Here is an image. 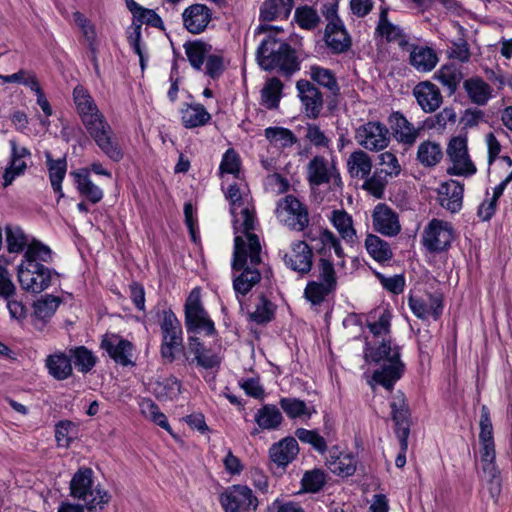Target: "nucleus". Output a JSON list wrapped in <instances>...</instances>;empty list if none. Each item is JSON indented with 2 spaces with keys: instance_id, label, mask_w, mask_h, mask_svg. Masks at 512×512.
<instances>
[{
  "instance_id": "obj_1",
  "label": "nucleus",
  "mask_w": 512,
  "mask_h": 512,
  "mask_svg": "<svg viewBox=\"0 0 512 512\" xmlns=\"http://www.w3.org/2000/svg\"><path fill=\"white\" fill-rule=\"evenodd\" d=\"M73 101L83 126L98 148L111 160L120 161L123 158L122 147L90 92L77 85L73 90Z\"/></svg>"
},
{
  "instance_id": "obj_2",
  "label": "nucleus",
  "mask_w": 512,
  "mask_h": 512,
  "mask_svg": "<svg viewBox=\"0 0 512 512\" xmlns=\"http://www.w3.org/2000/svg\"><path fill=\"white\" fill-rule=\"evenodd\" d=\"M262 246L257 235L234 238L232 268L241 273L233 280L236 295H246L261 279Z\"/></svg>"
},
{
  "instance_id": "obj_3",
  "label": "nucleus",
  "mask_w": 512,
  "mask_h": 512,
  "mask_svg": "<svg viewBox=\"0 0 512 512\" xmlns=\"http://www.w3.org/2000/svg\"><path fill=\"white\" fill-rule=\"evenodd\" d=\"M51 260V250L40 242L33 241L25 250L23 259L17 268V277L21 288L31 293H41L49 288L53 272L41 262Z\"/></svg>"
},
{
  "instance_id": "obj_4",
  "label": "nucleus",
  "mask_w": 512,
  "mask_h": 512,
  "mask_svg": "<svg viewBox=\"0 0 512 512\" xmlns=\"http://www.w3.org/2000/svg\"><path fill=\"white\" fill-rule=\"evenodd\" d=\"M257 30L259 33L269 32L256 51L257 63L263 70H278L286 75L299 70V62L292 47L271 34L273 30L281 31L279 27L261 25Z\"/></svg>"
},
{
  "instance_id": "obj_5",
  "label": "nucleus",
  "mask_w": 512,
  "mask_h": 512,
  "mask_svg": "<svg viewBox=\"0 0 512 512\" xmlns=\"http://www.w3.org/2000/svg\"><path fill=\"white\" fill-rule=\"evenodd\" d=\"M225 196L230 201L235 236L256 235L253 232L257 225L255 207L250 200L244 180L240 178V180L228 184Z\"/></svg>"
},
{
  "instance_id": "obj_6",
  "label": "nucleus",
  "mask_w": 512,
  "mask_h": 512,
  "mask_svg": "<svg viewBox=\"0 0 512 512\" xmlns=\"http://www.w3.org/2000/svg\"><path fill=\"white\" fill-rule=\"evenodd\" d=\"M400 354H364V361L368 366L364 375L372 389L375 384L391 390L394 384L401 378L404 364Z\"/></svg>"
},
{
  "instance_id": "obj_7",
  "label": "nucleus",
  "mask_w": 512,
  "mask_h": 512,
  "mask_svg": "<svg viewBox=\"0 0 512 512\" xmlns=\"http://www.w3.org/2000/svg\"><path fill=\"white\" fill-rule=\"evenodd\" d=\"M70 493L84 503L87 509H102L110 501V495L99 486L93 485V471L90 468L79 469L70 481Z\"/></svg>"
},
{
  "instance_id": "obj_8",
  "label": "nucleus",
  "mask_w": 512,
  "mask_h": 512,
  "mask_svg": "<svg viewBox=\"0 0 512 512\" xmlns=\"http://www.w3.org/2000/svg\"><path fill=\"white\" fill-rule=\"evenodd\" d=\"M391 313L387 309H377L369 315L368 327L371 336L367 345L371 352H397L399 347L394 343L391 334Z\"/></svg>"
},
{
  "instance_id": "obj_9",
  "label": "nucleus",
  "mask_w": 512,
  "mask_h": 512,
  "mask_svg": "<svg viewBox=\"0 0 512 512\" xmlns=\"http://www.w3.org/2000/svg\"><path fill=\"white\" fill-rule=\"evenodd\" d=\"M275 215L281 224L294 231H303L309 225L307 207L293 195H287L277 202Z\"/></svg>"
},
{
  "instance_id": "obj_10",
  "label": "nucleus",
  "mask_w": 512,
  "mask_h": 512,
  "mask_svg": "<svg viewBox=\"0 0 512 512\" xmlns=\"http://www.w3.org/2000/svg\"><path fill=\"white\" fill-rule=\"evenodd\" d=\"M185 324L189 332L204 333L206 336L215 334V326L204 310L199 289H193L185 303Z\"/></svg>"
},
{
  "instance_id": "obj_11",
  "label": "nucleus",
  "mask_w": 512,
  "mask_h": 512,
  "mask_svg": "<svg viewBox=\"0 0 512 512\" xmlns=\"http://www.w3.org/2000/svg\"><path fill=\"white\" fill-rule=\"evenodd\" d=\"M480 462L482 473H495L498 467L495 464L496 452L493 437V426L490 417L489 408L486 405L481 407L480 411Z\"/></svg>"
},
{
  "instance_id": "obj_12",
  "label": "nucleus",
  "mask_w": 512,
  "mask_h": 512,
  "mask_svg": "<svg viewBox=\"0 0 512 512\" xmlns=\"http://www.w3.org/2000/svg\"><path fill=\"white\" fill-rule=\"evenodd\" d=\"M454 236V229L451 223L434 218L425 226L422 232L421 243L427 251L441 253L451 246Z\"/></svg>"
},
{
  "instance_id": "obj_13",
  "label": "nucleus",
  "mask_w": 512,
  "mask_h": 512,
  "mask_svg": "<svg viewBox=\"0 0 512 512\" xmlns=\"http://www.w3.org/2000/svg\"><path fill=\"white\" fill-rule=\"evenodd\" d=\"M447 156L451 162V166L447 169L449 175L469 177L476 173V166L468 153L466 136H456L449 141Z\"/></svg>"
},
{
  "instance_id": "obj_14",
  "label": "nucleus",
  "mask_w": 512,
  "mask_h": 512,
  "mask_svg": "<svg viewBox=\"0 0 512 512\" xmlns=\"http://www.w3.org/2000/svg\"><path fill=\"white\" fill-rule=\"evenodd\" d=\"M219 501L225 512H255L258 507L253 491L240 484L227 487L220 494Z\"/></svg>"
},
{
  "instance_id": "obj_15",
  "label": "nucleus",
  "mask_w": 512,
  "mask_h": 512,
  "mask_svg": "<svg viewBox=\"0 0 512 512\" xmlns=\"http://www.w3.org/2000/svg\"><path fill=\"white\" fill-rule=\"evenodd\" d=\"M354 137L359 146L372 152L382 151L390 143L388 128L377 121H370L360 125L356 129Z\"/></svg>"
},
{
  "instance_id": "obj_16",
  "label": "nucleus",
  "mask_w": 512,
  "mask_h": 512,
  "mask_svg": "<svg viewBox=\"0 0 512 512\" xmlns=\"http://www.w3.org/2000/svg\"><path fill=\"white\" fill-rule=\"evenodd\" d=\"M408 304L412 313L422 320H437L442 315L443 297L439 292L413 293Z\"/></svg>"
},
{
  "instance_id": "obj_17",
  "label": "nucleus",
  "mask_w": 512,
  "mask_h": 512,
  "mask_svg": "<svg viewBox=\"0 0 512 512\" xmlns=\"http://www.w3.org/2000/svg\"><path fill=\"white\" fill-rule=\"evenodd\" d=\"M388 14V7L381 6L374 31L375 39L385 43L396 44L399 48L405 50L409 46L408 37L401 26L389 19Z\"/></svg>"
},
{
  "instance_id": "obj_18",
  "label": "nucleus",
  "mask_w": 512,
  "mask_h": 512,
  "mask_svg": "<svg viewBox=\"0 0 512 512\" xmlns=\"http://www.w3.org/2000/svg\"><path fill=\"white\" fill-rule=\"evenodd\" d=\"M160 330L162 352H175L182 348V326L171 309H165L161 312Z\"/></svg>"
},
{
  "instance_id": "obj_19",
  "label": "nucleus",
  "mask_w": 512,
  "mask_h": 512,
  "mask_svg": "<svg viewBox=\"0 0 512 512\" xmlns=\"http://www.w3.org/2000/svg\"><path fill=\"white\" fill-rule=\"evenodd\" d=\"M279 255L286 267L301 275L308 274L312 269V249L304 241L292 242L290 250H280Z\"/></svg>"
},
{
  "instance_id": "obj_20",
  "label": "nucleus",
  "mask_w": 512,
  "mask_h": 512,
  "mask_svg": "<svg viewBox=\"0 0 512 512\" xmlns=\"http://www.w3.org/2000/svg\"><path fill=\"white\" fill-rule=\"evenodd\" d=\"M307 177L310 184L319 186L333 181L341 183L339 172L334 162H329L323 156H315L307 166Z\"/></svg>"
},
{
  "instance_id": "obj_21",
  "label": "nucleus",
  "mask_w": 512,
  "mask_h": 512,
  "mask_svg": "<svg viewBox=\"0 0 512 512\" xmlns=\"http://www.w3.org/2000/svg\"><path fill=\"white\" fill-rule=\"evenodd\" d=\"M372 223L375 231L387 237L396 236L401 231L398 214L384 203L375 206Z\"/></svg>"
},
{
  "instance_id": "obj_22",
  "label": "nucleus",
  "mask_w": 512,
  "mask_h": 512,
  "mask_svg": "<svg viewBox=\"0 0 512 512\" xmlns=\"http://www.w3.org/2000/svg\"><path fill=\"white\" fill-rule=\"evenodd\" d=\"M184 28L191 34L197 35L206 30L212 20V10L204 4H192L182 12Z\"/></svg>"
},
{
  "instance_id": "obj_23",
  "label": "nucleus",
  "mask_w": 512,
  "mask_h": 512,
  "mask_svg": "<svg viewBox=\"0 0 512 512\" xmlns=\"http://www.w3.org/2000/svg\"><path fill=\"white\" fill-rule=\"evenodd\" d=\"M412 94L421 110L425 113H434L443 103L440 89L428 80L421 81L415 85Z\"/></svg>"
},
{
  "instance_id": "obj_24",
  "label": "nucleus",
  "mask_w": 512,
  "mask_h": 512,
  "mask_svg": "<svg viewBox=\"0 0 512 512\" xmlns=\"http://www.w3.org/2000/svg\"><path fill=\"white\" fill-rule=\"evenodd\" d=\"M396 141L404 147L411 148L417 141L422 131L421 127H415L400 112H394L389 118Z\"/></svg>"
},
{
  "instance_id": "obj_25",
  "label": "nucleus",
  "mask_w": 512,
  "mask_h": 512,
  "mask_svg": "<svg viewBox=\"0 0 512 512\" xmlns=\"http://www.w3.org/2000/svg\"><path fill=\"white\" fill-rule=\"evenodd\" d=\"M296 87L306 116L316 119L323 108L322 93L307 80L298 81Z\"/></svg>"
},
{
  "instance_id": "obj_26",
  "label": "nucleus",
  "mask_w": 512,
  "mask_h": 512,
  "mask_svg": "<svg viewBox=\"0 0 512 512\" xmlns=\"http://www.w3.org/2000/svg\"><path fill=\"white\" fill-rule=\"evenodd\" d=\"M464 185L456 180L443 182L438 188L439 204L451 213H457L463 205Z\"/></svg>"
},
{
  "instance_id": "obj_27",
  "label": "nucleus",
  "mask_w": 512,
  "mask_h": 512,
  "mask_svg": "<svg viewBox=\"0 0 512 512\" xmlns=\"http://www.w3.org/2000/svg\"><path fill=\"white\" fill-rule=\"evenodd\" d=\"M325 465L333 474L340 477H349L356 471V459L350 453L342 452L337 446L328 450Z\"/></svg>"
},
{
  "instance_id": "obj_28",
  "label": "nucleus",
  "mask_w": 512,
  "mask_h": 512,
  "mask_svg": "<svg viewBox=\"0 0 512 512\" xmlns=\"http://www.w3.org/2000/svg\"><path fill=\"white\" fill-rule=\"evenodd\" d=\"M405 50L409 51V64L418 72H430L438 63V56L431 47L409 43Z\"/></svg>"
},
{
  "instance_id": "obj_29",
  "label": "nucleus",
  "mask_w": 512,
  "mask_h": 512,
  "mask_svg": "<svg viewBox=\"0 0 512 512\" xmlns=\"http://www.w3.org/2000/svg\"><path fill=\"white\" fill-rule=\"evenodd\" d=\"M299 453L297 440L293 437H286L274 443L269 449V456L278 467H286Z\"/></svg>"
},
{
  "instance_id": "obj_30",
  "label": "nucleus",
  "mask_w": 512,
  "mask_h": 512,
  "mask_svg": "<svg viewBox=\"0 0 512 512\" xmlns=\"http://www.w3.org/2000/svg\"><path fill=\"white\" fill-rule=\"evenodd\" d=\"M325 42L333 53L340 54L348 51L352 40L343 22L339 24L327 23L325 28Z\"/></svg>"
},
{
  "instance_id": "obj_31",
  "label": "nucleus",
  "mask_w": 512,
  "mask_h": 512,
  "mask_svg": "<svg viewBox=\"0 0 512 512\" xmlns=\"http://www.w3.org/2000/svg\"><path fill=\"white\" fill-rule=\"evenodd\" d=\"M60 304V298L46 295L34 303L32 323L38 330H42L52 318Z\"/></svg>"
},
{
  "instance_id": "obj_32",
  "label": "nucleus",
  "mask_w": 512,
  "mask_h": 512,
  "mask_svg": "<svg viewBox=\"0 0 512 512\" xmlns=\"http://www.w3.org/2000/svg\"><path fill=\"white\" fill-rule=\"evenodd\" d=\"M78 193L93 204L100 202L104 196L103 190L94 184L88 169H81L71 173Z\"/></svg>"
},
{
  "instance_id": "obj_33",
  "label": "nucleus",
  "mask_w": 512,
  "mask_h": 512,
  "mask_svg": "<svg viewBox=\"0 0 512 512\" xmlns=\"http://www.w3.org/2000/svg\"><path fill=\"white\" fill-rule=\"evenodd\" d=\"M181 122L185 128L202 127L211 121V114L200 103L186 104L181 110Z\"/></svg>"
},
{
  "instance_id": "obj_34",
  "label": "nucleus",
  "mask_w": 512,
  "mask_h": 512,
  "mask_svg": "<svg viewBox=\"0 0 512 512\" xmlns=\"http://www.w3.org/2000/svg\"><path fill=\"white\" fill-rule=\"evenodd\" d=\"M293 5V0H266L260 7V20L270 22L287 19Z\"/></svg>"
},
{
  "instance_id": "obj_35",
  "label": "nucleus",
  "mask_w": 512,
  "mask_h": 512,
  "mask_svg": "<svg viewBox=\"0 0 512 512\" xmlns=\"http://www.w3.org/2000/svg\"><path fill=\"white\" fill-rule=\"evenodd\" d=\"M127 9L133 15V25L142 24L152 26L154 28H163V21L161 17L152 9L145 8L134 0H125Z\"/></svg>"
},
{
  "instance_id": "obj_36",
  "label": "nucleus",
  "mask_w": 512,
  "mask_h": 512,
  "mask_svg": "<svg viewBox=\"0 0 512 512\" xmlns=\"http://www.w3.org/2000/svg\"><path fill=\"white\" fill-rule=\"evenodd\" d=\"M45 157L52 189L59 195V198H62L64 196L62 182L67 172L66 158L53 159L50 152H46Z\"/></svg>"
},
{
  "instance_id": "obj_37",
  "label": "nucleus",
  "mask_w": 512,
  "mask_h": 512,
  "mask_svg": "<svg viewBox=\"0 0 512 512\" xmlns=\"http://www.w3.org/2000/svg\"><path fill=\"white\" fill-rule=\"evenodd\" d=\"M347 170L353 178H367L372 170L371 157L363 150L352 152L347 159Z\"/></svg>"
},
{
  "instance_id": "obj_38",
  "label": "nucleus",
  "mask_w": 512,
  "mask_h": 512,
  "mask_svg": "<svg viewBox=\"0 0 512 512\" xmlns=\"http://www.w3.org/2000/svg\"><path fill=\"white\" fill-rule=\"evenodd\" d=\"M330 220L341 238L348 244H354L357 240L356 230L352 217L344 210H334Z\"/></svg>"
},
{
  "instance_id": "obj_39",
  "label": "nucleus",
  "mask_w": 512,
  "mask_h": 512,
  "mask_svg": "<svg viewBox=\"0 0 512 512\" xmlns=\"http://www.w3.org/2000/svg\"><path fill=\"white\" fill-rule=\"evenodd\" d=\"M469 99L477 105H485L492 97V88L481 78H470L464 82Z\"/></svg>"
},
{
  "instance_id": "obj_40",
  "label": "nucleus",
  "mask_w": 512,
  "mask_h": 512,
  "mask_svg": "<svg viewBox=\"0 0 512 512\" xmlns=\"http://www.w3.org/2000/svg\"><path fill=\"white\" fill-rule=\"evenodd\" d=\"M282 421L283 416L280 410L272 404L264 405L255 414V422L263 430H276Z\"/></svg>"
},
{
  "instance_id": "obj_41",
  "label": "nucleus",
  "mask_w": 512,
  "mask_h": 512,
  "mask_svg": "<svg viewBox=\"0 0 512 512\" xmlns=\"http://www.w3.org/2000/svg\"><path fill=\"white\" fill-rule=\"evenodd\" d=\"M443 158L442 148L435 141L426 140L417 149V160L424 167H434Z\"/></svg>"
},
{
  "instance_id": "obj_42",
  "label": "nucleus",
  "mask_w": 512,
  "mask_h": 512,
  "mask_svg": "<svg viewBox=\"0 0 512 512\" xmlns=\"http://www.w3.org/2000/svg\"><path fill=\"white\" fill-rule=\"evenodd\" d=\"M46 367L49 374L57 380L67 379L72 374L71 359L66 354H49Z\"/></svg>"
},
{
  "instance_id": "obj_43",
  "label": "nucleus",
  "mask_w": 512,
  "mask_h": 512,
  "mask_svg": "<svg viewBox=\"0 0 512 512\" xmlns=\"http://www.w3.org/2000/svg\"><path fill=\"white\" fill-rule=\"evenodd\" d=\"M219 174L222 179H225L226 176L231 175L236 180H240L242 171H241V158L233 148H230L225 151L222 156L220 165H219ZM225 184V180H223V185Z\"/></svg>"
},
{
  "instance_id": "obj_44",
  "label": "nucleus",
  "mask_w": 512,
  "mask_h": 512,
  "mask_svg": "<svg viewBox=\"0 0 512 512\" xmlns=\"http://www.w3.org/2000/svg\"><path fill=\"white\" fill-rule=\"evenodd\" d=\"M184 50L191 66L195 70L201 71L204 60L207 58L209 52L211 51V46L203 41L196 40L193 42L185 43Z\"/></svg>"
},
{
  "instance_id": "obj_45",
  "label": "nucleus",
  "mask_w": 512,
  "mask_h": 512,
  "mask_svg": "<svg viewBox=\"0 0 512 512\" xmlns=\"http://www.w3.org/2000/svg\"><path fill=\"white\" fill-rule=\"evenodd\" d=\"M281 409L290 419L306 418L309 419L315 412L314 408L298 398L284 397L279 401Z\"/></svg>"
},
{
  "instance_id": "obj_46",
  "label": "nucleus",
  "mask_w": 512,
  "mask_h": 512,
  "mask_svg": "<svg viewBox=\"0 0 512 512\" xmlns=\"http://www.w3.org/2000/svg\"><path fill=\"white\" fill-rule=\"evenodd\" d=\"M308 74L314 82L324 88H327L333 95H337L339 93L340 88L337 79L330 69L318 65H312L309 68Z\"/></svg>"
},
{
  "instance_id": "obj_47",
  "label": "nucleus",
  "mask_w": 512,
  "mask_h": 512,
  "mask_svg": "<svg viewBox=\"0 0 512 512\" xmlns=\"http://www.w3.org/2000/svg\"><path fill=\"white\" fill-rule=\"evenodd\" d=\"M282 89L283 84L278 78L273 77L268 79L261 91L262 104L268 109L277 108L280 102Z\"/></svg>"
},
{
  "instance_id": "obj_48",
  "label": "nucleus",
  "mask_w": 512,
  "mask_h": 512,
  "mask_svg": "<svg viewBox=\"0 0 512 512\" xmlns=\"http://www.w3.org/2000/svg\"><path fill=\"white\" fill-rule=\"evenodd\" d=\"M314 241H316L315 248L319 253L326 254L333 249L337 257H344V251L339 239L330 230L325 229L320 231L319 236L315 238Z\"/></svg>"
},
{
  "instance_id": "obj_49",
  "label": "nucleus",
  "mask_w": 512,
  "mask_h": 512,
  "mask_svg": "<svg viewBox=\"0 0 512 512\" xmlns=\"http://www.w3.org/2000/svg\"><path fill=\"white\" fill-rule=\"evenodd\" d=\"M267 140L276 147H291L297 141L293 132L284 127H268L264 131Z\"/></svg>"
},
{
  "instance_id": "obj_50",
  "label": "nucleus",
  "mask_w": 512,
  "mask_h": 512,
  "mask_svg": "<svg viewBox=\"0 0 512 512\" xmlns=\"http://www.w3.org/2000/svg\"><path fill=\"white\" fill-rule=\"evenodd\" d=\"M365 247L369 255L378 262L387 261L392 257L388 243L376 235L367 236Z\"/></svg>"
},
{
  "instance_id": "obj_51",
  "label": "nucleus",
  "mask_w": 512,
  "mask_h": 512,
  "mask_svg": "<svg viewBox=\"0 0 512 512\" xmlns=\"http://www.w3.org/2000/svg\"><path fill=\"white\" fill-rule=\"evenodd\" d=\"M434 78L453 94L462 80V74L455 66L445 65L435 73Z\"/></svg>"
},
{
  "instance_id": "obj_52",
  "label": "nucleus",
  "mask_w": 512,
  "mask_h": 512,
  "mask_svg": "<svg viewBox=\"0 0 512 512\" xmlns=\"http://www.w3.org/2000/svg\"><path fill=\"white\" fill-rule=\"evenodd\" d=\"M6 241L10 253H20L25 247L27 250L28 246L33 243H29L27 235L19 226L6 227Z\"/></svg>"
},
{
  "instance_id": "obj_53",
  "label": "nucleus",
  "mask_w": 512,
  "mask_h": 512,
  "mask_svg": "<svg viewBox=\"0 0 512 512\" xmlns=\"http://www.w3.org/2000/svg\"><path fill=\"white\" fill-rule=\"evenodd\" d=\"M335 289L329 284H323L319 281H309L304 290L305 298L313 305H320L326 297L334 292Z\"/></svg>"
},
{
  "instance_id": "obj_54",
  "label": "nucleus",
  "mask_w": 512,
  "mask_h": 512,
  "mask_svg": "<svg viewBox=\"0 0 512 512\" xmlns=\"http://www.w3.org/2000/svg\"><path fill=\"white\" fill-rule=\"evenodd\" d=\"M362 188L373 195L375 198H382L385 187L388 183V177L376 170L371 176L364 178Z\"/></svg>"
},
{
  "instance_id": "obj_55",
  "label": "nucleus",
  "mask_w": 512,
  "mask_h": 512,
  "mask_svg": "<svg viewBox=\"0 0 512 512\" xmlns=\"http://www.w3.org/2000/svg\"><path fill=\"white\" fill-rule=\"evenodd\" d=\"M101 348L106 352H128L134 349L132 342L118 334L107 333L102 339Z\"/></svg>"
},
{
  "instance_id": "obj_56",
  "label": "nucleus",
  "mask_w": 512,
  "mask_h": 512,
  "mask_svg": "<svg viewBox=\"0 0 512 512\" xmlns=\"http://www.w3.org/2000/svg\"><path fill=\"white\" fill-rule=\"evenodd\" d=\"M294 19L301 28L306 30L314 29L320 22L317 11L309 6L296 8Z\"/></svg>"
},
{
  "instance_id": "obj_57",
  "label": "nucleus",
  "mask_w": 512,
  "mask_h": 512,
  "mask_svg": "<svg viewBox=\"0 0 512 512\" xmlns=\"http://www.w3.org/2000/svg\"><path fill=\"white\" fill-rule=\"evenodd\" d=\"M295 436L301 442L311 445L317 452L321 454L327 450V444L324 437H322L316 430L298 428L295 431Z\"/></svg>"
},
{
  "instance_id": "obj_58",
  "label": "nucleus",
  "mask_w": 512,
  "mask_h": 512,
  "mask_svg": "<svg viewBox=\"0 0 512 512\" xmlns=\"http://www.w3.org/2000/svg\"><path fill=\"white\" fill-rule=\"evenodd\" d=\"M326 473L322 469H313L305 472L301 480L302 486L307 492H318L326 483Z\"/></svg>"
},
{
  "instance_id": "obj_59",
  "label": "nucleus",
  "mask_w": 512,
  "mask_h": 512,
  "mask_svg": "<svg viewBox=\"0 0 512 512\" xmlns=\"http://www.w3.org/2000/svg\"><path fill=\"white\" fill-rule=\"evenodd\" d=\"M181 385L175 378L164 379L154 388L155 395L160 400H172L180 394Z\"/></svg>"
},
{
  "instance_id": "obj_60",
  "label": "nucleus",
  "mask_w": 512,
  "mask_h": 512,
  "mask_svg": "<svg viewBox=\"0 0 512 512\" xmlns=\"http://www.w3.org/2000/svg\"><path fill=\"white\" fill-rule=\"evenodd\" d=\"M456 112L452 107H445L440 112L426 120V124L432 129H444L448 123L456 122Z\"/></svg>"
},
{
  "instance_id": "obj_61",
  "label": "nucleus",
  "mask_w": 512,
  "mask_h": 512,
  "mask_svg": "<svg viewBox=\"0 0 512 512\" xmlns=\"http://www.w3.org/2000/svg\"><path fill=\"white\" fill-rule=\"evenodd\" d=\"M379 163L383 166L380 172H383L388 178L397 177L401 173V165L392 152L386 151L379 155Z\"/></svg>"
},
{
  "instance_id": "obj_62",
  "label": "nucleus",
  "mask_w": 512,
  "mask_h": 512,
  "mask_svg": "<svg viewBox=\"0 0 512 512\" xmlns=\"http://www.w3.org/2000/svg\"><path fill=\"white\" fill-rule=\"evenodd\" d=\"M274 310L275 307L272 302L265 297H260L259 303L256 305L251 317L258 324L266 323L273 318Z\"/></svg>"
},
{
  "instance_id": "obj_63",
  "label": "nucleus",
  "mask_w": 512,
  "mask_h": 512,
  "mask_svg": "<svg viewBox=\"0 0 512 512\" xmlns=\"http://www.w3.org/2000/svg\"><path fill=\"white\" fill-rule=\"evenodd\" d=\"M392 419L395 425L409 424V408L403 396H397L391 402Z\"/></svg>"
},
{
  "instance_id": "obj_64",
  "label": "nucleus",
  "mask_w": 512,
  "mask_h": 512,
  "mask_svg": "<svg viewBox=\"0 0 512 512\" xmlns=\"http://www.w3.org/2000/svg\"><path fill=\"white\" fill-rule=\"evenodd\" d=\"M186 362L199 368L213 369L219 366L221 359L217 354H189L186 357Z\"/></svg>"
}]
</instances>
